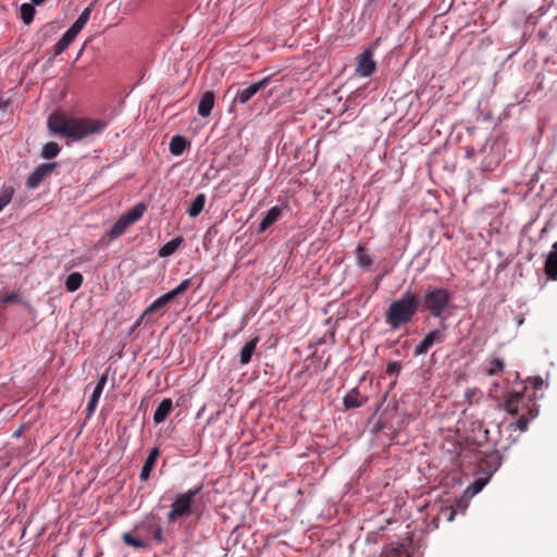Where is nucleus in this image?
<instances>
[{
	"mask_svg": "<svg viewBox=\"0 0 557 557\" xmlns=\"http://www.w3.org/2000/svg\"><path fill=\"white\" fill-rule=\"evenodd\" d=\"M83 283V275L79 272H73L67 275L65 281V288L73 293L76 292Z\"/></svg>",
	"mask_w": 557,
	"mask_h": 557,
	"instance_id": "a878e982",
	"label": "nucleus"
},
{
	"mask_svg": "<svg viewBox=\"0 0 557 557\" xmlns=\"http://www.w3.org/2000/svg\"><path fill=\"white\" fill-rule=\"evenodd\" d=\"M173 296L170 292L163 294L159 298H157L145 311L143 317L151 314L153 312L161 311L169 302L173 300Z\"/></svg>",
	"mask_w": 557,
	"mask_h": 557,
	"instance_id": "2eb2a0df",
	"label": "nucleus"
},
{
	"mask_svg": "<svg viewBox=\"0 0 557 557\" xmlns=\"http://www.w3.org/2000/svg\"><path fill=\"white\" fill-rule=\"evenodd\" d=\"M522 393H511L505 401V410L510 414H517L518 404L522 400Z\"/></svg>",
	"mask_w": 557,
	"mask_h": 557,
	"instance_id": "5701e85b",
	"label": "nucleus"
},
{
	"mask_svg": "<svg viewBox=\"0 0 557 557\" xmlns=\"http://www.w3.org/2000/svg\"><path fill=\"white\" fill-rule=\"evenodd\" d=\"M21 18L25 24H30L34 20L35 9L29 3H23L20 9Z\"/></svg>",
	"mask_w": 557,
	"mask_h": 557,
	"instance_id": "cd10ccee",
	"label": "nucleus"
},
{
	"mask_svg": "<svg viewBox=\"0 0 557 557\" xmlns=\"http://www.w3.org/2000/svg\"><path fill=\"white\" fill-rule=\"evenodd\" d=\"M376 64L372 59V51L366 49L359 57L356 73L361 77H369L375 71Z\"/></svg>",
	"mask_w": 557,
	"mask_h": 557,
	"instance_id": "6e6552de",
	"label": "nucleus"
},
{
	"mask_svg": "<svg viewBox=\"0 0 557 557\" xmlns=\"http://www.w3.org/2000/svg\"><path fill=\"white\" fill-rule=\"evenodd\" d=\"M454 512L450 513V517H449V520H451L454 518Z\"/></svg>",
	"mask_w": 557,
	"mask_h": 557,
	"instance_id": "a19ab883",
	"label": "nucleus"
},
{
	"mask_svg": "<svg viewBox=\"0 0 557 557\" xmlns=\"http://www.w3.org/2000/svg\"><path fill=\"white\" fill-rule=\"evenodd\" d=\"M420 307L418 295L407 289L400 298L394 300L385 313L386 323L392 330H398L400 326L409 323Z\"/></svg>",
	"mask_w": 557,
	"mask_h": 557,
	"instance_id": "f03ea898",
	"label": "nucleus"
},
{
	"mask_svg": "<svg viewBox=\"0 0 557 557\" xmlns=\"http://www.w3.org/2000/svg\"><path fill=\"white\" fill-rule=\"evenodd\" d=\"M173 409V401L170 398H164L157 407L153 413L154 423H162Z\"/></svg>",
	"mask_w": 557,
	"mask_h": 557,
	"instance_id": "ddd939ff",
	"label": "nucleus"
},
{
	"mask_svg": "<svg viewBox=\"0 0 557 557\" xmlns=\"http://www.w3.org/2000/svg\"><path fill=\"white\" fill-rule=\"evenodd\" d=\"M146 206L144 203H137L129 211L123 214V216L132 225L133 223L137 222L143 214L145 213Z\"/></svg>",
	"mask_w": 557,
	"mask_h": 557,
	"instance_id": "393cba45",
	"label": "nucleus"
},
{
	"mask_svg": "<svg viewBox=\"0 0 557 557\" xmlns=\"http://www.w3.org/2000/svg\"><path fill=\"white\" fill-rule=\"evenodd\" d=\"M17 301V295L15 293L8 294L0 299L1 304H11Z\"/></svg>",
	"mask_w": 557,
	"mask_h": 557,
	"instance_id": "4c0bfd02",
	"label": "nucleus"
},
{
	"mask_svg": "<svg viewBox=\"0 0 557 557\" xmlns=\"http://www.w3.org/2000/svg\"><path fill=\"white\" fill-rule=\"evenodd\" d=\"M281 214H282L281 208L276 207V206L272 207L270 210H268V212L265 213V215L263 216V219L261 220V222L259 224L258 232L263 233L269 226H271L273 223H275L278 220Z\"/></svg>",
	"mask_w": 557,
	"mask_h": 557,
	"instance_id": "4468645a",
	"label": "nucleus"
},
{
	"mask_svg": "<svg viewBox=\"0 0 557 557\" xmlns=\"http://www.w3.org/2000/svg\"><path fill=\"white\" fill-rule=\"evenodd\" d=\"M271 82V76H265L261 81L238 88L234 97L233 103H247L259 90L265 88Z\"/></svg>",
	"mask_w": 557,
	"mask_h": 557,
	"instance_id": "423d86ee",
	"label": "nucleus"
},
{
	"mask_svg": "<svg viewBox=\"0 0 557 557\" xmlns=\"http://www.w3.org/2000/svg\"><path fill=\"white\" fill-rule=\"evenodd\" d=\"M486 483V480L484 479H479V480H475L467 490V492H471V495H474L476 493H479L485 485Z\"/></svg>",
	"mask_w": 557,
	"mask_h": 557,
	"instance_id": "72a5a7b5",
	"label": "nucleus"
},
{
	"mask_svg": "<svg viewBox=\"0 0 557 557\" xmlns=\"http://www.w3.org/2000/svg\"><path fill=\"white\" fill-rule=\"evenodd\" d=\"M159 454L160 450L158 447H154L150 450L139 474L141 481H147L149 479L151 470L153 469L156 461L159 457Z\"/></svg>",
	"mask_w": 557,
	"mask_h": 557,
	"instance_id": "f8f14e48",
	"label": "nucleus"
},
{
	"mask_svg": "<svg viewBox=\"0 0 557 557\" xmlns=\"http://www.w3.org/2000/svg\"><path fill=\"white\" fill-rule=\"evenodd\" d=\"M528 424H529V419L525 418V417H520L517 422H516V426L520 430V431H525L527 428H528Z\"/></svg>",
	"mask_w": 557,
	"mask_h": 557,
	"instance_id": "e433bc0d",
	"label": "nucleus"
},
{
	"mask_svg": "<svg viewBox=\"0 0 557 557\" xmlns=\"http://www.w3.org/2000/svg\"><path fill=\"white\" fill-rule=\"evenodd\" d=\"M98 401H99V399L90 397L88 405H87V411L89 414H91L95 411V409L98 405Z\"/></svg>",
	"mask_w": 557,
	"mask_h": 557,
	"instance_id": "58836bf2",
	"label": "nucleus"
},
{
	"mask_svg": "<svg viewBox=\"0 0 557 557\" xmlns=\"http://www.w3.org/2000/svg\"><path fill=\"white\" fill-rule=\"evenodd\" d=\"M92 10V4H89L87 8L83 10V12L79 14L77 20L73 23V25L69 28L71 33H73L75 36L78 35V33L84 28V26L87 24L90 13Z\"/></svg>",
	"mask_w": 557,
	"mask_h": 557,
	"instance_id": "dca6fc26",
	"label": "nucleus"
},
{
	"mask_svg": "<svg viewBox=\"0 0 557 557\" xmlns=\"http://www.w3.org/2000/svg\"><path fill=\"white\" fill-rule=\"evenodd\" d=\"M103 120L88 117H70L65 113L57 111L51 113L47 120L48 129L73 141H79L88 136L102 133L107 127Z\"/></svg>",
	"mask_w": 557,
	"mask_h": 557,
	"instance_id": "f257e3e1",
	"label": "nucleus"
},
{
	"mask_svg": "<svg viewBox=\"0 0 557 557\" xmlns=\"http://www.w3.org/2000/svg\"><path fill=\"white\" fill-rule=\"evenodd\" d=\"M148 531L151 532L152 537L156 542L161 543L163 541V531L160 525L144 523V525Z\"/></svg>",
	"mask_w": 557,
	"mask_h": 557,
	"instance_id": "c756f323",
	"label": "nucleus"
},
{
	"mask_svg": "<svg viewBox=\"0 0 557 557\" xmlns=\"http://www.w3.org/2000/svg\"><path fill=\"white\" fill-rule=\"evenodd\" d=\"M504 369V361L502 359L495 358L491 360L490 367L487 368L486 372L488 375H495L503 371Z\"/></svg>",
	"mask_w": 557,
	"mask_h": 557,
	"instance_id": "7c9ffc66",
	"label": "nucleus"
},
{
	"mask_svg": "<svg viewBox=\"0 0 557 557\" xmlns=\"http://www.w3.org/2000/svg\"><path fill=\"white\" fill-rule=\"evenodd\" d=\"M545 273L548 277L557 280V242L552 246L545 262Z\"/></svg>",
	"mask_w": 557,
	"mask_h": 557,
	"instance_id": "9b49d317",
	"label": "nucleus"
},
{
	"mask_svg": "<svg viewBox=\"0 0 557 557\" xmlns=\"http://www.w3.org/2000/svg\"><path fill=\"white\" fill-rule=\"evenodd\" d=\"M401 366L397 361L388 362L386 367V373L389 375H397L400 372Z\"/></svg>",
	"mask_w": 557,
	"mask_h": 557,
	"instance_id": "f704fd0d",
	"label": "nucleus"
},
{
	"mask_svg": "<svg viewBox=\"0 0 557 557\" xmlns=\"http://www.w3.org/2000/svg\"><path fill=\"white\" fill-rule=\"evenodd\" d=\"M186 147H187L186 138L181 135H176V136L172 137L170 145H169V150L173 156L178 157L184 152Z\"/></svg>",
	"mask_w": 557,
	"mask_h": 557,
	"instance_id": "6ab92c4d",
	"label": "nucleus"
},
{
	"mask_svg": "<svg viewBox=\"0 0 557 557\" xmlns=\"http://www.w3.org/2000/svg\"><path fill=\"white\" fill-rule=\"evenodd\" d=\"M259 343V338L255 337L248 341L240 350V364L245 366L251 361V357L256 351L257 345Z\"/></svg>",
	"mask_w": 557,
	"mask_h": 557,
	"instance_id": "f3484780",
	"label": "nucleus"
},
{
	"mask_svg": "<svg viewBox=\"0 0 557 557\" xmlns=\"http://www.w3.org/2000/svg\"><path fill=\"white\" fill-rule=\"evenodd\" d=\"M57 166L55 162L41 163L39 164L34 172L28 176L26 185L27 187L34 189L37 188L44 178L50 174Z\"/></svg>",
	"mask_w": 557,
	"mask_h": 557,
	"instance_id": "0eeeda50",
	"label": "nucleus"
},
{
	"mask_svg": "<svg viewBox=\"0 0 557 557\" xmlns=\"http://www.w3.org/2000/svg\"><path fill=\"white\" fill-rule=\"evenodd\" d=\"M201 485L180 493L174 497L171 509L166 515L168 522L172 523L180 518H188L193 513V502L197 494L200 492Z\"/></svg>",
	"mask_w": 557,
	"mask_h": 557,
	"instance_id": "20e7f679",
	"label": "nucleus"
},
{
	"mask_svg": "<svg viewBox=\"0 0 557 557\" xmlns=\"http://www.w3.org/2000/svg\"><path fill=\"white\" fill-rule=\"evenodd\" d=\"M420 305L423 310L428 311L433 318H437L441 322L446 319V313L453 307L451 294L443 287L429 286L423 296Z\"/></svg>",
	"mask_w": 557,
	"mask_h": 557,
	"instance_id": "7ed1b4c3",
	"label": "nucleus"
},
{
	"mask_svg": "<svg viewBox=\"0 0 557 557\" xmlns=\"http://www.w3.org/2000/svg\"><path fill=\"white\" fill-rule=\"evenodd\" d=\"M107 381H108L107 374H102L100 376L99 381L97 382V384H96V386L94 388V392H92L90 397L99 399L101 394H102V392H103V388H104V386L107 384Z\"/></svg>",
	"mask_w": 557,
	"mask_h": 557,
	"instance_id": "2f4dec72",
	"label": "nucleus"
},
{
	"mask_svg": "<svg viewBox=\"0 0 557 557\" xmlns=\"http://www.w3.org/2000/svg\"><path fill=\"white\" fill-rule=\"evenodd\" d=\"M59 152H60V146L54 141H50V143H47L42 147L40 156L44 159H52V158L57 157L59 154Z\"/></svg>",
	"mask_w": 557,
	"mask_h": 557,
	"instance_id": "bb28decb",
	"label": "nucleus"
},
{
	"mask_svg": "<svg viewBox=\"0 0 557 557\" xmlns=\"http://www.w3.org/2000/svg\"><path fill=\"white\" fill-rule=\"evenodd\" d=\"M181 244H182L181 237L173 238L172 240L168 242L160 248L159 256L161 258H166V257L172 256L177 250V248L180 247Z\"/></svg>",
	"mask_w": 557,
	"mask_h": 557,
	"instance_id": "b1692460",
	"label": "nucleus"
},
{
	"mask_svg": "<svg viewBox=\"0 0 557 557\" xmlns=\"http://www.w3.org/2000/svg\"><path fill=\"white\" fill-rule=\"evenodd\" d=\"M206 203V195L205 194H198L194 200L190 202V206L187 210V213L190 218H196L200 214V212L203 210Z\"/></svg>",
	"mask_w": 557,
	"mask_h": 557,
	"instance_id": "4be33fe9",
	"label": "nucleus"
},
{
	"mask_svg": "<svg viewBox=\"0 0 557 557\" xmlns=\"http://www.w3.org/2000/svg\"><path fill=\"white\" fill-rule=\"evenodd\" d=\"M34 4H41L45 0H30Z\"/></svg>",
	"mask_w": 557,
	"mask_h": 557,
	"instance_id": "ea45409f",
	"label": "nucleus"
},
{
	"mask_svg": "<svg viewBox=\"0 0 557 557\" xmlns=\"http://www.w3.org/2000/svg\"><path fill=\"white\" fill-rule=\"evenodd\" d=\"M214 94L213 91L211 90H208L206 92H203V95L201 96L200 100H199V103H198V114L202 117H207L210 115L212 109H213V106H214Z\"/></svg>",
	"mask_w": 557,
	"mask_h": 557,
	"instance_id": "9d476101",
	"label": "nucleus"
},
{
	"mask_svg": "<svg viewBox=\"0 0 557 557\" xmlns=\"http://www.w3.org/2000/svg\"><path fill=\"white\" fill-rule=\"evenodd\" d=\"M75 37L76 36L67 29L58 40V42L53 46V57H58L59 54L64 52L66 48L72 44Z\"/></svg>",
	"mask_w": 557,
	"mask_h": 557,
	"instance_id": "a211bd4d",
	"label": "nucleus"
},
{
	"mask_svg": "<svg viewBox=\"0 0 557 557\" xmlns=\"http://www.w3.org/2000/svg\"><path fill=\"white\" fill-rule=\"evenodd\" d=\"M12 199V194L11 193H3L1 196H0V211L3 210V208L10 203Z\"/></svg>",
	"mask_w": 557,
	"mask_h": 557,
	"instance_id": "c9c22d12",
	"label": "nucleus"
},
{
	"mask_svg": "<svg viewBox=\"0 0 557 557\" xmlns=\"http://www.w3.org/2000/svg\"><path fill=\"white\" fill-rule=\"evenodd\" d=\"M356 255L358 265L362 270H369L371 264L373 263L372 256L360 245L356 248Z\"/></svg>",
	"mask_w": 557,
	"mask_h": 557,
	"instance_id": "aec40b11",
	"label": "nucleus"
},
{
	"mask_svg": "<svg viewBox=\"0 0 557 557\" xmlns=\"http://www.w3.org/2000/svg\"><path fill=\"white\" fill-rule=\"evenodd\" d=\"M129 225V222L122 215L110 228L108 235L111 239H115L123 235Z\"/></svg>",
	"mask_w": 557,
	"mask_h": 557,
	"instance_id": "412c9836",
	"label": "nucleus"
},
{
	"mask_svg": "<svg viewBox=\"0 0 557 557\" xmlns=\"http://www.w3.org/2000/svg\"><path fill=\"white\" fill-rule=\"evenodd\" d=\"M122 539L126 545L135 548H141L146 546V542L144 540L135 537L131 533H124Z\"/></svg>",
	"mask_w": 557,
	"mask_h": 557,
	"instance_id": "c85d7f7f",
	"label": "nucleus"
},
{
	"mask_svg": "<svg viewBox=\"0 0 557 557\" xmlns=\"http://www.w3.org/2000/svg\"><path fill=\"white\" fill-rule=\"evenodd\" d=\"M445 330H446V325L444 322H442L441 329L433 330V331L429 332L425 335V337L414 347V355L416 356L424 355L435 344L444 343L445 337H446Z\"/></svg>",
	"mask_w": 557,
	"mask_h": 557,
	"instance_id": "39448f33",
	"label": "nucleus"
},
{
	"mask_svg": "<svg viewBox=\"0 0 557 557\" xmlns=\"http://www.w3.org/2000/svg\"><path fill=\"white\" fill-rule=\"evenodd\" d=\"M368 401V397L362 396L357 388H352L343 399L345 409L360 408Z\"/></svg>",
	"mask_w": 557,
	"mask_h": 557,
	"instance_id": "1a4fd4ad",
	"label": "nucleus"
},
{
	"mask_svg": "<svg viewBox=\"0 0 557 557\" xmlns=\"http://www.w3.org/2000/svg\"><path fill=\"white\" fill-rule=\"evenodd\" d=\"M191 286V280L186 278L182 281L174 289L170 290V294L175 298L176 296L183 294Z\"/></svg>",
	"mask_w": 557,
	"mask_h": 557,
	"instance_id": "473e14b6",
	"label": "nucleus"
}]
</instances>
